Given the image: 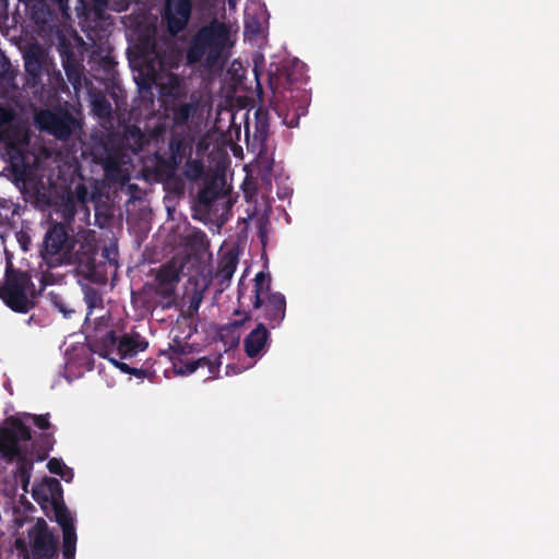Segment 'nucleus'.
Segmentation results:
<instances>
[{
	"label": "nucleus",
	"instance_id": "nucleus-19",
	"mask_svg": "<svg viewBox=\"0 0 559 559\" xmlns=\"http://www.w3.org/2000/svg\"><path fill=\"white\" fill-rule=\"evenodd\" d=\"M222 189L216 179L207 181L197 195V205L201 210L209 212L213 203L221 197Z\"/></svg>",
	"mask_w": 559,
	"mask_h": 559
},
{
	"label": "nucleus",
	"instance_id": "nucleus-9",
	"mask_svg": "<svg viewBox=\"0 0 559 559\" xmlns=\"http://www.w3.org/2000/svg\"><path fill=\"white\" fill-rule=\"evenodd\" d=\"M44 490L47 492L45 501L49 506H44L45 513L59 524L62 533L75 532L74 518L63 501V489L57 478H46Z\"/></svg>",
	"mask_w": 559,
	"mask_h": 559
},
{
	"label": "nucleus",
	"instance_id": "nucleus-2",
	"mask_svg": "<svg viewBox=\"0 0 559 559\" xmlns=\"http://www.w3.org/2000/svg\"><path fill=\"white\" fill-rule=\"evenodd\" d=\"M199 102L176 103L171 107L174 126L170 129L167 148L158 147L154 153L156 175L160 179L175 178L183 159L192 153V138L183 129L197 114Z\"/></svg>",
	"mask_w": 559,
	"mask_h": 559
},
{
	"label": "nucleus",
	"instance_id": "nucleus-31",
	"mask_svg": "<svg viewBox=\"0 0 559 559\" xmlns=\"http://www.w3.org/2000/svg\"><path fill=\"white\" fill-rule=\"evenodd\" d=\"M92 105L93 110L99 117H107L111 112V105L104 96L94 98Z\"/></svg>",
	"mask_w": 559,
	"mask_h": 559
},
{
	"label": "nucleus",
	"instance_id": "nucleus-22",
	"mask_svg": "<svg viewBox=\"0 0 559 559\" xmlns=\"http://www.w3.org/2000/svg\"><path fill=\"white\" fill-rule=\"evenodd\" d=\"M124 139L130 148L138 153L141 152L146 144V135L136 126H129L124 130Z\"/></svg>",
	"mask_w": 559,
	"mask_h": 559
},
{
	"label": "nucleus",
	"instance_id": "nucleus-1",
	"mask_svg": "<svg viewBox=\"0 0 559 559\" xmlns=\"http://www.w3.org/2000/svg\"><path fill=\"white\" fill-rule=\"evenodd\" d=\"M52 432H40L33 439L31 428L21 419L11 416L0 427V454L9 463L16 462L14 478L27 492L34 463L43 462L55 445Z\"/></svg>",
	"mask_w": 559,
	"mask_h": 559
},
{
	"label": "nucleus",
	"instance_id": "nucleus-38",
	"mask_svg": "<svg viewBox=\"0 0 559 559\" xmlns=\"http://www.w3.org/2000/svg\"><path fill=\"white\" fill-rule=\"evenodd\" d=\"M234 314L235 316H243V318L241 320H235L230 323V325L233 328H240L241 325H243V323L246 321H249L251 320V314L249 312H246V311H241V310H235L234 311Z\"/></svg>",
	"mask_w": 559,
	"mask_h": 559
},
{
	"label": "nucleus",
	"instance_id": "nucleus-37",
	"mask_svg": "<svg viewBox=\"0 0 559 559\" xmlns=\"http://www.w3.org/2000/svg\"><path fill=\"white\" fill-rule=\"evenodd\" d=\"M119 168H120L119 162L112 157H108L104 164V169L107 175L111 174L112 171L119 170Z\"/></svg>",
	"mask_w": 559,
	"mask_h": 559
},
{
	"label": "nucleus",
	"instance_id": "nucleus-25",
	"mask_svg": "<svg viewBox=\"0 0 559 559\" xmlns=\"http://www.w3.org/2000/svg\"><path fill=\"white\" fill-rule=\"evenodd\" d=\"M76 531L62 533V555L64 559H75Z\"/></svg>",
	"mask_w": 559,
	"mask_h": 559
},
{
	"label": "nucleus",
	"instance_id": "nucleus-20",
	"mask_svg": "<svg viewBox=\"0 0 559 559\" xmlns=\"http://www.w3.org/2000/svg\"><path fill=\"white\" fill-rule=\"evenodd\" d=\"M119 340L120 337L117 336L116 332L109 330L99 340L93 341L94 352L108 359L112 357V354H116Z\"/></svg>",
	"mask_w": 559,
	"mask_h": 559
},
{
	"label": "nucleus",
	"instance_id": "nucleus-34",
	"mask_svg": "<svg viewBox=\"0 0 559 559\" xmlns=\"http://www.w3.org/2000/svg\"><path fill=\"white\" fill-rule=\"evenodd\" d=\"M68 466L61 459L52 457L47 463V468L51 474L59 475L62 471H64Z\"/></svg>",
	"mask_w": 559,
	"mask_h": 559
},
{
	"label": "nucleus",
	"instance_id": "nucleus-15",
	"mask_svg": "<svg viewBox=\"0 0 559 559\" xmlns=\"http://www.w3.org/2000/svg\"><path fill=\"white\" fill-rule=\"evenodd\" d=\"M7 154L9 155V170L12 181L15 186H26L34 181V173L29 165V157L26 151L15 144L12 140L7 143Z\"/></svg>",
	"mask_w": 559,
	"mask_h": 559
},
{
	"label": "nucleus",
	"instance_id": "nucleus-30",
	"mask_svg": "<svg viewBox=\"0 0 559 559\" xmlns=\"http://www.w3.org/2000/svg\"><path fill=\"white\" fill-rule=\"evenodd\" d=\"M23 417L26 420H31L38 429L43 430V432H47V430L50 429V427H51V424L49 420V418H50L49 413L40 414V415L25 413L23 415Z\"/></svg>",
	"mask_w": 559,
	"mask_h": 559
},
{
	"label": "nucleus",
	"instance_id": "nucleus-42",
	"mask_svg": "<svg viewBox=\"0 0 559 559\" xmlns=\"http://www.w3.org/2000/svg\"><path fill=\"white\" fill-rule=\"evenodd\" d=\"M240 0H227L229 9H235Z\"/></svg>",
	"mask_w": 559,
	"mask_h": 559
},
{
	"label": "nucleus",
	"instance_id": "nucleus-27",
	"mask_svg": "<svg viewBox=\"0 0 559 559\" xmlns=\"http://www.w3.org/2000/svg\"><path fill=\"white\" fill-rule=\"evenodd\" d=\"M16 215H20V205L0 198V222L13 219Z\"/></svg>",
	"mask_w": 559,
	"mask_h": 559
},
{
	"label": "nucleus",
	"instance_id": "nucleus-29",
	"mask_svg": "<svg viewBox=\"0 0 559 559\" xmlns=\"http://www.w3.org/2000/svg\"><path fill=\"white\" fill-rule=\"evenodd\" d=\"M169 350L173 352V355L169 358L173 360L174 367L177 368L175 359L178 356L188 355L192 353V346L188 343H182L179 337H175L173 340V343L169 344Z\"/></svg>",
	"mask_w": 559,
	"mask_h": 559
},
{
	"label": "nucleus",
	"instance_id": "nucleus-6",
	"mask_svg": "<svg viewBox=\"0 0 559 559\" xmlns=\"http://www.w3.org/2000/svg\"><path fill=\"white\" fill-rule=\"evenodd\" d=\"M34 287L32 277L27 272L14 270L11 262L7 264L5 283L0 286V298L13 311L27 313L34 302L27 297V293Z\"/></svg>",
	"mask_w": 559,
	"mask_h": 559
},
{
	"label": "nucleus",
	"instance_id": "nucleus-28",
	"mask_svg": "<svg viewBox=\"0 0 559 559\" xmlns=\"http://www.w3.org/2000/svg\"><path fill=\"white\" fill-rule=\"evenodd\" d=\"M48 76V85L56 93L58 92H67L68 85L59 70L55 69V66L49 70L48 73H45Z\"/></svg>",
	"mask_w": 559,
	"mask_h": 559
},
{
	"label": "nucleus",
	"instance_id": "nucleus-14",
	"mask_svg": "<svg viewBox=\"0 0 559 559\" xmlns=\"http://www.w3.org/2000/svg\"><path fill=\"white\" fill-rule=\"evenodd\" d=\"M192 0H167L165 2L163 21L171 37H177L187 28L192 15Z\"/></svg>",
	"mask_w": 559,
	"mask_h": 559
},
{
	"label": "nucleus",
	"instance_id": "nucleus-8",
	"mask_svg": "<svg viewBox=\"0 0 559 559\" xmlns=\"http://www.w3.org/2000/svg\"><path fill=\"white\" fill-rule=\"evenodd\" d=\"M304 67V63L296 61L292 66H283L277 69L278 74L269 73V85L274 99H277L278 96L284 100H290L294 97H306L305 91L294 87L295 84L302 82Z\"/></svg>",
	"mask_w": 559,
	"mask_h": 559
},
{
	"label": "nucleus",
	"instance_id": "nucleus-21",
	"mask_svg": "<svg viewBox=\"0 0 559 559\" xmlns=\"http://www.w3.org/2000/svg\"><path fill=\"white\" fill-rule=\"evenodd\" d=\"M221 360L219 357H214L213 359L209 357H201L197 360H191L185 362L183 367H180L178 373H192L199 368L206 367L209 373L214 376L219 371Z\"/></svg>",
	"mask_w": 559,
	"mask_h": 559
},
{
	"label": "nucleus",
	"instance_id": "nucleus-24",
	"mask_svg": "<svg viewBox=\"0 0 559 559\" xmlns=\"http://www.w3.org/2000/svg\"><path fill=\"white\" fill-rule=\"evenodd\" d=\"M204 174V164L201 159H187L183 175L190 181L199 180Z\"/></svg>",
	"mask_w": 559,
	"mask_h": 559
},
{
	"label": "nucleus",
	"instance_id": "nucleus-23",
	"mask_svg": "<svg viewBox=\"0 0 559 559\" xmlns=\"http://www.w3.org/2000/svg\"><path fill=\"white\" fill-rule=\"evenodd\" d=\"M238 264V257L234 252L225 253L217 267V275L224 280H229L234 275Z\"/></svg>",
	"mask_w": 559,
	"mask_h": 559
},
{
	"label": "nucleus",
	"instance_id": "nucleus-11",
	"mask_svg": "<svg viewBox=\"0 0 559 559\" xmlns=\"http://www.w3.org/2000/svg\"><path fill=\"white\" fill-rule=\"evenodd\" d=\"M57 49L60 55L67 79L72 85L75 94H79L83 84L90 83L84 75L82 59L75 53L73 45L66 36L59 37Z\"/></svg>",
	"mask_w": 559,
	"mask_h": 559
},
{
	"label": "nucleus",
	"instance_id": "nucleus-26",
	"mask_svg": "<svg viewBox=\"0 0 559 559\" xmlns=\"http://www.w3.org/2000/svg\"><path fill=\"white\" fill-rule=\"evenodd\" d=\"M267 115L269 111L262 109L261 107L258 108L255 112V133L257 136L262 141H265L269 134Z\"/></svg>",
	"mask_w": 559,
	"mask_h": 559
},
{
	"label": "nucleus",
	"instance_id": "nucleus-44",
	"mask_svg": "<svg viewBox=\"0 0 559 559\" xmlns=\"http://www.w3.org/2000/svg\"><path fill=\"white\" fill-rule=\"evenodd\" d=\"M254 75L258 78L257 69H253Z\"/></svg>",
	"mask_w": 559,
	"mask_h": 559
},
{
	"label": "nucleus",
	"instance_id": "nucleus-43",
	"mask_svg": "<svg viewBox=\"0 0 559 559\" xmlns=\"http://www.w3.org/2000/svg\"><path fill=\"white\" fill-rule=\"evenodd\" d=\"M243 297H245V294H243L242 289H239V290H238V299H239V301H240V300H241V298H243Z\"/></svg>",
	"mask_w": 559,
	"mask_h": 559
},
{
	"label": "nucleus",
	"instance_id": "nucleus-13",
	"mask_svg": "<svg viewBox=\"0 0 559 559\" xmlns=\"http://www.w3.org/2000/svg\"><path fill=\"white\" fill-rule=\"evenodd\" d=\"M182 265L176 261L163 264L155 275V294L171 307L176 300V289L180 282Z\"/></svg>",
	"mask_w": 559,
	"mask_h": 559
},
{
	"label": "nucleus",
	"instance_id": "nucleus-3",
	"mask_svg": "<svg viewBox=\"0 0 559 559\" xmlns=\"http://www.w3.org/2000/svg\"><path fill=\"white\" fill-rule=\"evenodd\" d=\"M73 248L74 239L68 227L63 223H53L45 234L40 255L50 266L61 265L73 258V262L86 278L95 283L102 282L104 276L97 270L96 250L88 246L82 253H72Z\"/></svg>",
	"mask_w": 559,
	"mask_h": 559
},
{
	"label": "nucleus",
	"instance_id": "nucleus-17",
	"mask_svg": "<svg viewBox=\"0 0 559 559\" xmlns=\"http://www.w3.org/2000/svg\"><path fill=\"white\" fill-rule=\"evenodd\" d=\"M269 345L270 332L263 322L258 323L243 340L245 353L250 358L258 357Z\"/></svg>",
	"mask_w": 559,
	"mask_h": 559
},
{
	"label": "nucleus",
	"instance_id": "nucleus-36",
	"mask_svg": "<svg viewBox=\"0 0 559 559\" xmlns=\"http://www.w3.org/2000/svg\"><path fill=\"white\" fill-rule=\"evenodd\" d=\"M51 5L56 7L62 15H69V0H49Z\"/></svg>",
	"mask_w": 559,
	"mask_h": 559
},
{
	"label": "nucleus",
	"instance_id": "nucleus-18",
	"mask_svg": "<svg viewBox=\"0 0 559 559\" xmlns=\"http://www.w3.org/2000/svg\"><path fill=\"white\" fill-rule=\"evenodd\" d=\"M148 343L139 333L124 334L120 337L116 355L120 359L134 357L138 353L146 349Z\"/></svg>",
	"mask_w": 559,
	"mask_h": 559
},
{
	"label": "nucleus",
	"instance_id": "nucleus-7",
	"mask_svg": "<svg viewBox=\"0 0 559 559\" xmlns=\"http://www.w3.org/2000/svg\"><path fill=\"white\" fill-rule=\"evenodd\" d=\"M34 122L39 131L61 141L69 140L78 124L73 115L61 107L36 111Z\"/></svg>",
	"mask_w": 559,
	"mask_h": 559
},
{
	"label": "nucleus",
	"instance_id": "nucleus-4",
	"mask_svg": "<svg viewBox=\"0 0 559 559\" xmlns=\"http://www.w3.org/2000/svg\"><path fill=\"white\" fill-rule=\"evenodd\" d=\"M230 46L229 26L213 19L189 38L185 50L186 64L195 66L204 60L207 68L216 67Z\"/></svg>",
	"mask_w": 559,
	"mask_h": 559
},
{
	"label": "nucleus",
	"instance_id": "nucleus-39",
	"mask_svg": "<svg viewBox=\"0 0 559 559\" xmlns=\"http://www.w3.org/2000/svg\"><path fill=\"white\" fill-rule=\"evenodd\" d=\"M165 132H166L165 127H164V126L158 124V126H156V127L152 130V132H151L150 136H151L152 139H154L156 142H158V141H159V139H162V140H163V136H164Z\"/></svg>",
	"mask_w": 559,
	"mask_h": 559
},
{
	"label": "nucleus",
	"instance_id": "nucleus-5",
	"mask_svg": "<svg viewBox=\"0 0 559 559\" xmlns=\"http://www.w3.org/2000/svg\"><path fill=\"white\" fill-rule=\"evenodd\" d=\"M250 301L253 309L261 310L259 318L263 319L271 329L280 326L285 319L286 298L282 293L271 292L269 273L259 272L255 275Z\"/></svg>",
	"mask_w": 559,
	"mask_h": 559
},
{
	"label": "nucleus",
	"instance_id": "nucleus-16",
	"mask_svg": "<svg viewBox=\"0 0 559 559\" xmlns=\"http://www.w3.org/2000/svg\"><path fill=\"white\" fill-rule=\"evenodd\" d=\"M287 100H284L281 96L277 99L271 102L272 110L282 119V122L287 128H296L299 124V119L301 116L307 114V107L305 103L295 104H286Z\"/></svg>",
	"mask_w": 559,
	"mask_h": 559
},
{
	"label": "nucleus",
	"instance_id": "nucleus-32",
	"mask_svg": "<svg viewBox=\"0 0 559 559\" xmlns=\"http://www.w3.org/2000/svg\"><path fill=\"white\" fill-rule=\"evenodd\" d=\"M84 300L88 307V309H93L103 304V298L99 292L93 287H86L84 289Z\"/></svg>",
	"mask_w": 559,
	"mask_h": 559
},
{
	"label": "nucleus",
	"instance_id": "nucleus-41",
	"mask_svg": "<svg viewBox=\"0 0 559 559\" xmlns=\"http://www.w3.org/2000/svg\"><path fill=\"white\" fill-rule=\"evenodd\" d=\"M148 373H150V371H148V370H146V369H142V368H134V372H131V376H135L136 378L142 379V378L147 377V376H148Z\"/></svg>",
	"mask_w": 559,
	"mask_h": 559
},
{
	"label": "nucleus",
	"instance_id": "nucleus-33",
	"mask_svg": "<svg viewBox=\"0 0 559 559\" xmlns=\"http://www.w3.org/2000/svg\"><path fill=\"white\" fill-rule=\"evenodd\" d=\"M51 302L55 308H57L64 318L69 319L75 312L74 309L68 307L66 301L59 295H51Z\"/></svg>",
	"mask_w": 559,
	"mask_h": 559
},
{
	"label": "nucleus",
	"instance_id": "nucleus-10",
	"mask_svg": "<svg viewBox=\"0 0 559 559\" xmlns=\"http://www.w3.org/2000/svg\"><path fill=\"white\" fill-rule=\"evenodd\" d=\"M27 82L33 87L44 86L45 73L53 67L47 50L37 41H31L21 47Z\"/></svg>",
	"mask_w": 559,
	"mask_h": 559
},
{
	"label": "nucleus",
	"instance_id": "nucleus-45",
	"mask_svg": "<svg viewBox=\"0 0 559 559\" xmlns=\"http://www.w3.org/2000/svg\"><path fill=\"white\" fill-rule=\"evenodd\" d=\"M254 75L258 78L257 69H253Z\"/></svg>",
	"mask_w": 559,
	"mask_h": 559
},
{
	"label": "nucleus",
	"instance_id": "nucleus-35",
	"mask_svg": "<svg viewBox=\"0 0 559 559\" xmlns=\"http://www.w3.org/2000/svg\"><path fill=\"white\" fill-rule=\"evenodd\" d=\"M108 360L115 366L117 367L120 371H122L123 373L126 374H130L131 376V372H134V367H131L129 366L128 364L126 362H122L120 361L119 359L115 358V357H110L108 358Z\"/></svg>",
	"mask_w": 559,
	"mask_h": 559
},
{
	"label": "nucleus",
	"instance_id": "nucleus-40",
	"mask_svg": "<svg viewBox=\"0 0 559 559\" xmlns=\"http://www.w3.org/2000/svg\"><path fill=\"white\" fill-rule=\"evenodd\" d=\"M58 476H60L64 481L70 483L73 478V472L70 467H67Z\"/></svg>",
	"mask_w": 559,
	"mask_h": 559
},
{
	"label": "nucleus",
	"instance_id": "nucleus-12",
	"mask_svg": "<svg viewBox=\"0 0 559 559\" xmlns=\"http://www.w3.org/2000/svg\"><path fill=\"white\" fill-rule=\"evenodd\" d=\"M34 559H57L59 539L44 519H38L28 532Z\"/></svg>",
	"mask_w": 559,
	"mask_h": 559
}]
</instances>
